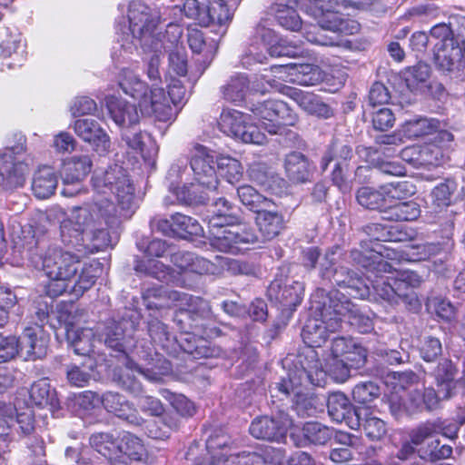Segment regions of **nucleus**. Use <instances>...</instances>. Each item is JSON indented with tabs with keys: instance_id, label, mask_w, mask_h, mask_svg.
<instances>
[{
	"instance_id": "1",
	"label": "nucleus",
	"mask_w": 465,
	"mask_h": 465,
	"mask_svg": "<svg viewBox=\"0 0 465 465\" xmlns=\"http://www.w3.org/2000/svg\"><path fill=\"white\" fill-rule=\"evenodd\" d=\"M116 205L104 199L74 206L60 223V238L64 246L83 254L103 251L111 244L109 230L122 223Z\"/></svg>"
},
{
	"instance_id": "2",
	"label": "nucleus",
	"mask_w": 465,
	"mask_h": 465,
	"mask_svg": "<svg viewBox=\"0 0 465 465\" xmlns=\"http://www.w3.org/2000/svg\"><path fill=\"white\" fill-rule=\"evenodd\" d=\"M30 258L38 257L42 270L50 279L45 285V293L59 296L68 289V282L74 279L81 269L80 252L64 250L57 245H51L45 236L35 235L26 242Z\"/></svg>"
},
{
	"instance_id": "3",
	"label": "nucleus",
	"mask_w": 465,
	"mask_h": 465,
	"mask_svg": "<svg viewBox=\"0 0 465 465\" xmlns=\"http://www.w3.org/2000/svg\"><path fill=\"white\" fill-rule=\"evenodd\" d=\"M332 305L331 292L319 289L312 296L311 310L314 317L307 320L302 331V340L309 347H321L327 341L329 331L340 329V318Z\"/></svg>"
},
{
	"instance_id": "4",
	"label": "nucleus",
	"mask_w": 465,
	"mask_h": 465,
	"mask_svg": "<svg viewBox=\"0 0 465 465\" xmlns=\"http://www.w3.org/2000/svg\"><path fill=\"white\" fill-rule=\"evenodd\" d=\"M94 191L98 193L114 194L118 214L124 219L130 218L135 212L134 187L127 171L119 164L109 166L104 171H96L92 177Z\"/></svg>"
},
{
	"instance_id": "5",
	"label": "nucleus",
	"mask_w": 465,
	"mask_h": 465,
	"mask_svg": "<svg viewBox=\"0 0 465 465\" xmlns=\"http://www.w3.org/2000/svg\"><path fill=\"white\" fill-rule=\"evenodd\" d=\"M340 248L333 247L329 250L320 262L319 273L322 280L333 285L345 289L347 293L358 299H366L371 294V288L364 277L348 266L338 263Z\"/></svg>"
},
{
	"instance_id": "6",
	"label": "nucleus",
	"mask_w": 465,
	"mask_h": 465,
	"mask_svg": "<svg viewBox=\"0 0 465 465\" xmlns=\"http://www.w3.org/2000/svg\"><path fill=\"white\" fill-rule=\"evenodd\" d=\"M247 107L270 134L295 135L288 127L295 124L297 116L284 102L275 99L250 101Z\"/></svg>"
},
{
	"instance_id": "7",
	"label": "nucleus",
	"mask_w": 465,
	"mask_h": 465,
	"mask_svg": "<svg viewBox=\"0 0 465 465\" xmlns=\"http://www.w3.org/2000/svg\"><path fill=\"white\" fill-rule=\"evenodd\" d=\"M129 29L138 38L144 50L162 54V40L156 34L158 17L152 14L150 7L140 1H134L128 9Z\"/></svg>"
},
{
	"instance_id": "8",
	"label": "nucleus",
	"mask_w": 465,
	"mask_h": 465,
	"mask_svg": "<svg viewBox=\"0 0 465 465\" xmlns=\"http://www.w3.org/2000/svg\"><path fill=\"white\" fill-rule=\"evenodd\" d=\"M391 273V271L390 272H375L373 275L366 276L371 284L373 292L391 305L396 306L402 303L409 311H419L420 308L419 298L413 294H402L405 284L398 282V278Z\"/></svg>"
},
{
	"instance_id": "9",
	"label": "nucleus",
	"mask_w": 465,
	"mask_h": 465,
	"mask_svg": "<svg viewBox=\"0 0 465 465\" xmlns=\"http://www.w3.org/2000/svg\"><path fill=\"white\" fill-rule=\"evenodd\" d=\"M220 129L229 136L246 143L263 144L266 136L259 127L246 122V116L237 110H226L221 114Z\"/></svg>"
},
{
	"instance_id": "10",
	"label": "nucleus",
	"mask_w": 465,
	"mask_h": 465,
	"mask_svg": "<svg viewBox=\"0 0 465 465\" xmlns=\"http://www.w3.org/2000/svg\"><path fill=\"white\" fill-rule=\"evenodd\" d=\"M292 426L290 415L279 411L272 416H260L255 418L249 428L252 437L267 441H281L286 437L289 428Z\"/></svg>"
},
{
	"instance_id": "11",
	"label": "nucleus",
	"mask_w": 465,
	"mask_h": 465,
	"mask_svg": "<svg viewBox=\"0 0 465 465\" xmlns=\"http://www.w3.org/2000/svg\"><path fill=\"white\" fill-rule=\"evenodd\" d=\"M303 292L302 282L283 275H278L267 289V296L271 302L290 311H293L301 303Z\"/></svg>"
},
{
	"instance_id": "12",
	"label": "nucleus",
	"mask_w": 465,
	"mask_h": 465,
	"mask_svg": "<svg viewBox=\"0 0 465 465\" xmlns=\"http://www.w3.org/2000/svg\"><path fill=\"white\" fill-rule=\"evenodd\" d=\"M334 312L340 318V328L342 318H346L348 323L361 333H370L374 329L373 320L357 307L345 294L339 291H331Z\"/></svg>"
},
{
	"instance_id": "13",
	"label": "nucleus",
	"mask_w": 465,
	"mask_h": 465,
	"mask_svg": "<svg viewBox=\"0 0 465 465\" xmlns=\"http://www.w3.org/2000/svg\"><path fill=\"white\" fill-rule=\"evenodd\" d=\"M195 153L191 158L190 165L194 180L209 191H215L219 184L216 174V158L210 150L203 145H196Z\"/></svg>"
},
{
	"instance_id": "14",
	"label": "nucleus",
	"mask_w": 465,
	"mask_h": 465,
	"mask_svg": "<svg viewBox=\"0 0 465 465\" xmlns=\"http://www.w3.org/2000/svg\"><path fill=\"white\" fill-rule=\"evenodd\" d=\"M16 355L19 351L25 353L26 361L43 359L47 354L49 336L41 326L25 328L23 334L16 337Z\"/></svg>"
},
{
	"instance_id": "15",
	"label": "nucleus",
	"mask_w": 465,
	"mask_h": 465,
	"mask_svg": "<svg viewBox=\"0 0 465 465\" xmlns=\"http://www.w3.org/2000/svg\"><path fill=\"white\" fill-rule=\"evenodd\" d=\"M464 48L456 40L447 44H435L433 58L437 69L445 74H458L462 67Z\"/></svg>"
},
{
	"instance_id": "16",
	"label": "nucleus",
	"mask_w": 465,
	"mask_h": 465,
	"mask_svg": "<svg viewBox=\"0 0 465 465\" xmlns=\"http://www.w3.org/2000/svg\"><path fill=\"white\" fill-rule=\"evenodd\" d=\"M215 260L218 263L193 252L188 272L199 275L216 274L224 266H227L228 271L232 273L247 274L250 272L249 265L246 262L219 255L215 256Z\"/></svg>"
},
{
	"instance_id": "17",
	"label": "nucleus",
	"mask_w": 465,
	"mask_h": 465,
	"mask_svg": "<svg viewBox=\"0 0 465 465\" xmlns=\"http://www.w3.org/2000/svg\"><path fill=\"white\" fill-rule=\"evenodd\" d=\"M75 134L84 142L89 143L94 150L101 155L109 153L111 140L100 124L92 118L78 119L74 124Z\"/></svg>"
},
{
	"instance_id": "18",
	"label": "nucleus",
	"mask_w": 465,
	"mask_h": 465,
	"mask_svg": "<svg viewBox=\"0 0 465 465\" xmlns=\"http://www.w3.org/2000/svg\"><path fill=\"white\" fill-rule=\"evenodd\" d=\"M102 405L111 413L134 426H142L145 420L134 404L119 392L106 391L102 395Z\"/></svg>"
},
{
	"instance_id": "19",
	"label": "nucleus",
	"mask_w": 465,
	"mask_h": 465,
	"mask_svg": "<svg viewBox=\"0 0 465 465\" xmlns=\"http://www.w3.org/2000/svg\"><path fill=\"white\" fill-rule=\"evenodd\" d=\"M329 416L336 422H344L351 430H359L358 407H354L342 392H333L328 396Z\"/></svg>"
},
{
	"instance_id": "20",
	"label": "nucleus",
	"mask_w": 465,
	"mask_h": 465,
	"mask_svg": "<svg viewBox=\"0 0 465 465\" xmlns=\"http://www.w3.org/2000/svg\"><path fill=\"white\" fill-rule=\"evenodd\" d=\"M114 452V465H130L142 460L146 455L142 440L129 432L117 438Z\"/></svg>"
},
{
	"instance_id": "21",
	"label": "nucleus",
	"mask_w": 465,
	"mask_h": 465,
	"mask_svg": "<svg viewBox=\"0 0 465 465\" xmlns=\"http://www.w3.org/2000/svg\"><path fill=\"white\" fill-rule=\"evenodd\" d=\"M140 365L125 356L122 364L115 366L112 371V381L122 390L138 396L143 392V387L134 375L139 373Z\"/></svg>"
},
{
	"instance_id": "22",
	"label": "nucleus",
	"mask_w": 465,
	"mask_h": 465,
	"mask_svg": "<svg viewBox=\"0 0 465 465\" xmlns=\"http://www.w3.org/2000/svg\"><path fill=\"white\" fill-rule=\"evenodd\" d=\"M442 394L432 387L414 389L407 392V413L431 412L440 408Z\"/></svg>"
},
{
	"instance_id": "23",
	"label": "nucleus",
	"mask_w": 465,
	"mask_h": 465,
	"mask_svg": "<svg viewBox=\"0 0 465 465\" xmlns=\"http://www.w3.org/2000/svg\"><path fill=\"white\" fill-rule=\"evenodd\" d=\"M92 166L88 154L74 155L64 160L60 170L64 185L78 184L91 172Z\"/></svg>"
},
{
	"instance_id": "24",
	"label": "nucleus",
	"mask_w": 465,
	"mask_h": 465,
	"mask_svg": "<svg viewBox=\"0 0 465 465\" xmlns=\"http://www.w3.org/2000/svg\"><path fill=\"white\" fill-rule=\"evenodd\" d=\"M134 271L138 273L155 278L167 284L172 283L177 286H184L183 282L173 268L156 260H137L134 265Z\"/></svg>"
},
{
	"instance_id": "25",
	"label": "nucleus",
	"mask_w": 465,
	"mask_h": 465,
	"mask_svg": "<svg viewBox=\"0 0 465 465\" xmlns=\"http://www.w3.org/2000/svg\"><path fill=\"white\" fill-rule=\"evenodd\" d=\"M142 110L163 123L173 121L177 115V109L170 104L169 98L163 88H153L150 91L146 107H142Z\"/></svg>"
},
{
	"instance_id": "26",
	"label": "nucleus",
	"mask_w": 465,
	"mask_h": 465,
	"mask_svg": "<svg viewBox=\"0 0 465 465\" xmlns=\"http://www.w3.org/2000/svg\"><path fill=\"white\" fill-rule=\"evenodd\" d=\"M143 352V355L137 351L141 359H143L146 363L140 366L139 373L151 382H161L164 376L172 372V364L161 354L155 352Z\"/></svg>"
},
{
	"instance_id": "27",
	"label": "nucleus",
	"mask_w": 465,
	"mask_h": 465,
	"mask_svg": "<svg viewBox=\"0 0 465 465\" xmlns=\"http://www.w3.org/2000/svg\"><path fill=\"white\" fill-rule=\"evenodd\" d=\"M284 169L286 176L293 183H307L312 176L308 157L299 152H291L285 155Z\"/></svg>"
},
{
	"instance_id": "28",
	"label": "nucleus",
	"mask_w": 465,
	"mask_h": 465,
	"mask_svg": "<svg viewBox=\"0 0 465 465\" xmlns=\"http://www.w3.org/2000/svg\"><path fill=\"white\" fill-rule=\"evenodd\" d=\"M342 260L365 269L367 275H373L375 272H390L392 269V266L377 253L370 252L367 254L358 249H352L348 253H344Z\"/></svg>"
},
{
	"instance_id": "29",
	"label": "nucleus",
	"mask_w": 465,
	"mask_h": 465,
	"mask_svg": "<svg viewBox=\"0 0 465 465\" xmlns=\"http://www.w3.org/2000/svg\"><path fill=\"white\" fill-rule=\"evenodd\" d=\"M179 346L185 353L196 360L219 358L223 353L219 346L203 337H184L181 340Z\"/></svg>"
},
{
	"instance_id": "30",
	"label": "nucleus",
	"mask_w": 465,
	"mask_h": 465,
	"mask_svg": "<svg viewBox=\"0 0 465 465\" xmlns=\"http://www.w3.org/2000/svg\"><path fill=\"white\" fill-rule=\"evenodd\" d=\"M119 86L125 94L138 100L141 108L146 107L152 89H149L148 85L133 71L128 69L122 70Z\"/></svg>"
},
{
	"instance_id": "31",
	"label": "nucleus",
	"mask_w": 465,
	"mask_h": 465,
	"mask_svg": "<svg viewBox=\"0 0 465 465\" xmlns=\"http://www.w3.org/2000/svg\"><path fill=\"white\" fill-rule=\"evenodd\" d=\"M25 166L22 163H15L11 153L0 156V185L5 189L22 186L25 183Z\"/></svg>"
},
{
	"instance_id": "32",
	"label": "nucleus",
	"mask_w": 465,
	"mask_h": 465,
	"mask_svg": "<svg viewBox=\"0 0 465 465\" xmlns=\"http://www.w3.org/2000/svg\"><path fill=\"white\" fill-rule=\"evenodd\" d=\"M256 223L264 241L275 238L284 228V219L281 213L267 207L257 213Z\"/></svg>"
},
{
	"instance_id": "33",
	"label": "nucleus",
	"mask_w": 465,
	"mask_h": 465,
	"mask_svg": "<svg viewBox=\"0 0 465 465\" xmlns=\"http://www.w3.org/2000/svg\"><path fill=\"white\" fill-rule=\"evenodd\" d=\"M359 429L362 428L365 435L371 440H381L387 434L384 420L375 416L373 411L367 406H358Z\"/></svg>"
},
{
	"instance_id": "34",
	"label": "nucleus",
	"mask_w": 465,
	"mask_h": 465,
	"mask_svg": "<svg viewBox=\"0 0 465 465\" xmlns=\"http://www.w3.org/2000/svg\"><path fill=\"white\" fill-rule=\"evenodd\" d=\"M272 69H287L292 72L290 74L291 81L300 85H315L322 81L323 75L321 68L313 64H290L286 65L272 66Z\"/></svg>"
},
{
	"instance_id": "35",
	"label": "nucleus",
	"mask_w": 465,
	"mask_h": 465,
	"mask_svg": "<svg viewBox=\"0 0 465 465\" xmlns=\"http://www.w3.org/2000/svg\"><path fill=\"white\" fill-rule=\"evenodd\" d=\"M420 214V205L416 202L398 201L389 203L381 217L391 222H410L416 220Z\"/></svg>"
},
{
	"instance_id": "36",
	"label": "nucleus",
	"mask_w": 465,
	"mask_h": 465,
	"mask_svg": "<svg viewBox=\"0 0 465 465\" xmlns=\"http://www.w3.org/2000/svg\"><path fill=\"white\" fill-rule=\"evenodd\" d=\"M108 110L112 119L121 129L134 124H139V114L134 104L114 99L109 103Z\"/></svg>"
},
{
	"instance_id": "37",
	"label": "nucleus",
	"mask_w": 465,
	"mask_h": 465,
	"mask_svg": "<svg viewBox=\"0 0 465 465\" xmlns=\"http://www.w3.org/2000/svg\"><path fill=\"white\" fill-rule=\"evenodd\" d=\"M57 186V177L54 170L50 166L39 168L34 174L32 190L39 199L50 197Z\"/></svg>"
},
{
	"instance_id": "38",
	"label": "nucleus",
	"mask_w": 465,
	"mask_h": 465,
	"mask_svg": "<svg viewBox=\"0 0 465 465\" xmlns=\"http://www.w3.org/2000/svg\"><path fill=\"white\" fill-rule=\"evenodd\" d=\"M356 200L361 206L371 211H379L382 215L389 203L383 185L379 190L369 186L359 188L356 192Z\"/></svg>"
},
{
	"instance_id": "39",
	"label": "nucleus",
	"mask_w": 465,
	"mask_h": 465,
	"mask_svg": "<svg viewBox=\"0 0 465 465\" xmlns=\"http://www.w3.org/2000/svg\"><path fill=\"white\" fill-rule=\"evenodd\" d=\"M440 128V123L435 118L415 116L404 122L401 132L406 137L412 139L431 134Z\"/></svg>"
},
{
	"instance_id": "40",
	"label": "nucleus",
	"mask_w": 465,
	"mask_h": 465,
	"mask_svg": "<svg viewBox=\"0 0 465 465\" xmlns=\"http://www.w3.org/2000/svg\"><path fill=\"white\" fill-rule=\"evenodd\" d=\"M457 369L453 363L449 360H443L439 362L437 367L433 370L432 375L436 380L438 387H440V393L442 394L443 399H449L452 395V391L455 389V376Z\"/></svg>"
},
{
	"instance_id": "41",
	"label": "nucleus",
	"mask_w": 465,
	"mask_h": 465,
	"mask_svg": "<svg viewBox=\"0 0 465 465\" xmlns=\"http://www.w3.org/2000/svg\"><path fill=\"white\" fill-rule=\"evenodd\" d=\"M352 156V147L346 141L333 139L321 160V168L325 171L331 162L348 164Z\"/></svg>"
},
{
	"instance_id": "42",
	"label": "nucleus",
	"mask_w": 465,
	"mask_h": 465,
	"mask_svg": "<svg viewBox=\"0 0 465 465\" xmlns=\"http://www.w3.org/2000/svg\"><path fill=\"white\" fill-rule=\"evenodd\" d=\"M148 334L152 341L164 351L167 353L175 352L176 338L169 331L168 326L158 319H152L148 322Z\"/></svg>"
},
{
	"instance_id": "43",
	"label": "nucleus",
	"mask_w": 465,
	"mask_h": 465,
	"mask_svg": "<svg viewBox=\"0 0 465 465\" xmlns=\"http://www.w3.org/2000/svg\"><path fill=\"white\" fill-rule=\"evenodd\" d=\"M177 322L183 324L181 328L189 336H210L213 333V329L207 330L205 319L198 312L185 311L177 315Z\"/></svg>"
},
{
	"instance_id": "44",
	"label": "nucleus",
	"mask_w": 465,
	"mask_h": 465,
	"mask_svg": "<svg viewBox=\"0 0 465 465\" xmlns=\"http://www.w3.org/2000/svg\"><path fill=\"white\" fill-rule=\"evenodd\" d=\"M67 341L78 355L88 356L94 351V332L89 328L67 330Z\"/></svg>"
},
{
	"instance_id": "45",
	"label": "nucleus",
	"mask_w": 465,
	"mask_h": 465,
	"mask_svg": "<svg viewBox=\"0 0 465 465\" xmlns=\"http://www.w3.org/2000/svg\"><path fill=\"white\" fill-rule=\"evenodd\" d=\"M236 194L240 202L253 213H259L262 209L274 207V203L261 194L252 186L244 184L236 188Z\"/></svg>"
},
{
	"instance_id": "46",
	"label": "nucleus",
	"mask_w": 465,
	"mask_h": 465,
	"mask_svg": "<svg viewBox=\"0 0 465 465\" xmlns=\"http://www.w3.org/2000/svg\"><path fill=\"white\" fill-rule=\"evenodd\" d=\"M232 2L234 0H211L207 5L210 25H226L232 21L240 4Z\"/></svg>"
},
{
	"instance_id": "47",
	"label": "nucleus",
	"mask_w": 465,
	"mask_h": 465,
	"mask_svg": "<svg viewBox=\"0 0 465 465\" xmlns=\"http://www.w3.org/2000/svg\"><path fill=\"white\" fill-rule=\"evenodd\" d=\"M362 232L371 240L380 242H403L407 233L398 227L386 226L379 223H371L362 227Z\"/></svg>"
},
{
	"instance_id": "48",
	"label": "nucleus",
	"mask_w": 465,
	"mask_h": 465,
	"mask_svg": "<svg viewBox=\"0 0 465 465\" xmlns=\"http://www.w3.org/2000/svg\"><path fill=\"white\" fill-rule=\"evenodd\" d=\"M121 142L123 147H126L133 153L143 154L145 146V140L150 136L147 133L142 131L139 124H134L120 130Z\"/></svg>"
},
{
	"instance_id": "49",
	"label": "nucleus",
	"mask_w": 465,
	"mask_h": 465,
	"mask_svg": "<svg viewBox=\"0 0 465 465\" xmlns=\"http://www.w3.org/2000/svg\"><path fill=\"white\" fill-rule=\"evenodd\" d=\"M143 304L149 310H160L168 306L169 301L180 300V293L175 291H167L164 287L148 288L143 292Z\"/></svg>"
},
{
	"instance_id": "50",
	"label": "nucleus",
	"mask_w": 465,
	"mask_h": 465,
	"mask_svg": "<svg viewBox=\"0 0 465 465\" xmlns=\"http://www.w3.org/2000/svg\"><path fill=\"white\" fill-rule=\"evenodd\" d=\"M361 157L364 158L366 162L371 163L374 165L376 170L381 173L392 176H404L406 169L403 165L396 162H385L381 160H375L372 158L375 154L380 152L378 149L373 147H362L358 151Z\"/></svg>"
},
{
	"instance_id": "51",
	"label": "nucleus",
	"mask_w": 465,
	"mask_h": 465,
	"mask_svg": "<svg viewBox=\"0 0 465 465\" xmlns=\"http://www.w3.org/2000/svg\"><path fill=\"white\" fill-rule=\"evenodd\" d=\"M31 401L40 408L49 406L53 410L57 405V399L54 391L51 390V385L46 379H41L35 381L29 391Z\"/></svg>"
},
{
	"instance_id": "52",
	"label": "nucleus",
	"mask_w": 465,
	"mask_h": 465,
	"mask_svg": "<svg viewBox=\"0 0 465 465\" xmlns=\"http://www.w3.org/2000/svg\"><path fill=\"white\" fill-rule=\"evenodd\" d=\"M174 237L189 239L193 236H201L203 227L198 221L191 216L176 213L172 215Z\"/></svg>"
},
{
	"instance_id": "53",
	"label": "nucleus",
	"mask_w": 465,
	"mask_h": 465,
	"mask_svg": "<svg viewBox=\"0 0 465 465\" xmlns=\"http://www.w3.org/2000/svg\"><path fill=\"white\" fill-rule=\"evenodd\" d=\"M249 88V80L245 75L237 74L221 87L223 98L230 103L241 102L244 99Z\"/></svg>"
},
{
	"instance_id": "54",
	"label": "nucleus",
	"mask_w": 465,
	"mask_h": 465,
	"mask_svg": "<svg viewBox=\"0 0 465 465\" xmlns=\"http://www.w3.org/2000/svg\"><path fill=\"white\" fill-rule=\"evenodd\" d=\"M126 324H128V322L124 319L118 322L115 320L108 321L104 331V343L108 347L124 352V341Z\"/></svg>"
},
{
	"instance_id": "55",
	"label": "nucleus",
	"mask_w": 465,
	"mask_h": 465,
	"mask_svg": "<svg viewBox=\"0 0 465 465\" xmlns=\"http://www.w3.org/2000/svg\"><path fill=\"white\" fill-rule=\"evenodd\" d=\"M202 184L190 183L183 185L182 188H173L171 190L176 195L177 200L186 205L195 206L199 204H205L209 200L207 193L202 191L200 187Z\"/></svg>"
},
{
	"instance_id": "56",
	"label": "nucleus",
	"mask_w": 465,
	"mask_h": 465,
	"mask_svg": "<svg viewBox=\"0 0 465 465\" xmlns=\"http://www.w3.org/2000/svg\"><path fill=\"white\" fill-rule=\"evenodd\" d=\"M116 438L108 432H95L89 438L90 446L104 457L111 464H114L115 455Z\"/></svg>"
},
{
	"instance_id": "57",
	"label": "nucleus",
	"mask_w": 465,
	"mask_h": 465,
	"mask_svg": "<svg viewBox=\"0 0 465 465\" xmlns=\"http://www.w3.org/2000/svg\"><path fill=\"white\" fill-rule=\"evenodd\" d=\"M187 42L193 53H204L210 59H213L218 49V43L213 39L207 42L203 33L198 29H190L188 31Z\"/></svg>"
},
{
	"instance_id": "58",
	"label": "nucleus",
	"mask_w": 465,
	"mask_h": 465,
	"mask_svg": "<svg viewBox=\"0 0 465 465\" xmlns=\"http://www.w3.org/2000/svg\"><path fill=\"white\" fill-rule=\"evenodd\" d=\"M216 167L220 174L232 184L238 183L242 177L243 168L241 163L232 157L224 155L217 157Z\"/></svg>"
},
{
	"instance_id": "59",
	"label": "nucleus",
	"mask_w": 465,
	"mask_h": 465,
	"mask_svg": "<svg viewBox=\"0 0 465 465\" xmlns=\"http://www.w3.org/2000/svg\"><path fill=\"white\" fill-rule=\"evenodd\" d=\"M304 440L315 445H324L332 436V430L317 421L306 422L302 429Z\"/></svg>"
},
{
	"instance_id": "60",
	"label": "nucleus",
	"mask_w": 465,
	"mask_h": 465,
	"mask_svg": "<svg viewBox=\"0 0 465 465\" xmlns=\"http://www.w3.org/2000/svg\"><path fill=\"white\" fill-rule=\"evenodd\" d=\"M268 83L272 87L276 88L282 94L291 97L305 112L312 111V105H313L315 100L318 97L314 94L303 92L294 87L278 84L275 80H273V84L270 81H268Z\"/></svg>"
},
{
	"instance_id": "61",
	"label": "nucleus",
	"mask_w": 465,
	"mask_h": 465,
	"mask_svg": "<svg viewBox=\"0 0 465 465\" xmlns=\"http://www.w3.org/2000/svg\"><path fill=\"white\" fill-rule=\"evenodd\" d=\"M100 269L93 264H83L81 262V269L77 273V280L71 287V292L75 296L83 295V293L89 290L95 282L97 278V272Z\"/></svg>"
},
{
	"instance_id": "62",
	"label": "nucleus",
	"mask_w": 465,
	"mask_h": 465,
	"mask_svg": "<svg viewBox=\"0 0 465 465\" xmlns=\"http://www.w3.org/2000/svg\"><path fill=\"white\" fill-rule=\"evenodd\" d=\"M442 430L441 419L429 420L412 429L410 432L411 443L415 446L422 444L428 438L432 437Z\"/></svg>"
},
{
	"instance_id": "63",
	"label": "nucleus",
	"mask_w": 465,
	"mask_h": 465,
	"mask_svg": "<svg viewBox=\"0 0 465 465\" xmlns=\"http://www.w3.org/2000/svg\"><path fill=\"white\" fill-rule=\"evenodd\" d=\"M183 12L186 17L194 20L201 26H209L211 18L208 15L207 5L199 0H185Z\"/></svg>"
},
{
	"instance_id": "64",
	"label": "nucleus",
	"mask_w": 465,
	"mask_h": 465,
	"mask_svg": "<svg viewBox=\"0 0 465 465\" xmlns=\"http://www.w3.org/2000/svg\"><path fill=\"white\" fill-rule=\"evenodd\" d=\"M430 67L428 64L419 62L413 66L407 68L403 73V79L411 91L416 90L419 84L424 83L430 77Z\"/></svg>"
}]
</instances>
